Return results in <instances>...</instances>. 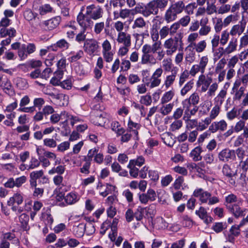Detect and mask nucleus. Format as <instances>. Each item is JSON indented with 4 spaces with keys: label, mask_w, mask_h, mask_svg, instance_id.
Wrapping results in <instances>:
<instances>
[{
    "label": "nucleus",
    "mask_w": 248,
    "mask_h": 248,
    "mask_svg": "<svg viewBox=\"0 0 248 248\" xmlns=\"http://www.w3.org/2000/svg\"><path fill=\"white\" fill-rule=\"evenodd\" d=\"M141 51V63L143 64H155L157 60L161 61L165 56V51L162 50L160 41L154 42L152 45H144Z\"/></svg>",
    "instance_id": "nucleus-1"
},
{
    "label": "nucleus",
    "mask_w": 248,
    "mask_h": 248,
    "mask_svg": "<svg viewBox=\"0 0 248 248\" xmlns=\"http://www.w3.org/2000/svg\"><path fill=\"white\" fill-rule=\"evenodd\" d=\"M193 196L197 198L202 203H207L213 205L219 202V199L216 196H212V194L202 188L195 189Z\"/></svg>",
    "instance_id": "nucleus-2"
},
{
    "label": "nucleus",
    "mask_w": 248,
    "mask_h": 248,
    "mask_svg": "<svg viewBox=\"0 0 248 248\" xmlns=\"http://www.w3.org/2000/svg\"><path fill=\"white\" fill-rule=\"evenodd\" d=\"M132 29L133 30V36L137 39L140 36L143 38L145 36L148 35L146 21L142 17H138L134 20Z\"/></svg>",
    "instance_id": "nucleus-3"
},
{
    "label": "nucleus",
    "mask_w": 248,
    "mask_h": 248,
    "mask_svg": "<svg viewBox=\"0 0 248 248\" xmlns=\"http://www.w3.org/2000/svg\"><path fill=\"white\" fill-rule=\"evenodd\" d=\"M209 59L207 55H203L199 59V63L194 64L191 67L189 73L192 77H195L199 72L204 73L209 63Z\"/></svg>",
    "instance_id": "nucleus-4"
},
{
    "label": "nucleus",
    "mask_w": 248,
    "mask_h": 248,
    "mask_svg": "<svg viewBox=\"0 0 248 248\" xmlns=\"http://www.w3.org/2000/svg\"><path fill=\"white\" fill-rule=\"evenodd\" d=\"M16 34V30L14 27L1 28L0 29V37L7 38L1 41L0 45H9L11 42L12 39L15 37Z\"/></svg>",
    "instance_id": "nucleus-5"
},
{
    "label": "nucleus",
    "mask_w": 248,
    "mask_h": 248,
    "mask_svg": "<svg viewBox=\"0 0 248 248\" xmlns=\"http://www.w3.org/2000/svg\"><path fill=\"white\" fill-rule=\"evenodd\" d=\"M162 74V69L158 68L155 71L150 78H148L147 77H144L142 79V81L145 83L147 87L151 88L156 87L158 86L161 82V80L159 78Z\"/></svg>",
    "instance_id": "nucleus-6"
},
{
    "label": "nucleus",
    "mask_w": 248,
    "mask_h": 248,
    "mask_svg": "<svg viewBox=\"0 0 248 248\" xmlns=\"http://www.w3.org/2000/svg\"><path fill=\"white\" fill-rule=\"evenodd\" d=\"M85 14L92 19L96 20L102 17L103 10L101 6L93 4L86 7Z\"/></svg>",
    "instance_id": "nucleus-7"
},
{
    "label": "nucleus",
    "mask_w": 248,
    "mask_h": 248,
    "mask_svg": "<svg viewBox=\"0 0 248 248\" xmlns=\"http://www.w3.org/2000/svg\"><path fill=\"white\" fill-rule=\"evenodd\" d=\"M102 53L103 58L106 62L110 63L113 59L115 52L112 50V46L110 42L105 40L102 43Z\"/></svg>",
    "instance_id": "nucleus-8"
},
{
    "label": "nucleus",
    "mask_w": 248,
    "mask_h": 248,
    "mask_svg": "<svg viewBox=\"0 0 248 248\" xmlns=\"http://www.w3.org/2000/svg\"><path fill=\"white\" fill-rule=\"evenodd\" d=\"M77 21L78 25L83 30H88L92 28L93 25L92 19L88 16L80 12L77 17Z\"/></svg>",
    "instance_id": "nucleus-9"
},
{
    "label": "nucleus",
    "mask_w": 248,
    "mask_h": 248,
    "mask_svg": "<svg viewBox=\"0 0 248 248\" xmlns=\"http://www.w3.org/2000/svg\"><path fill=\"white\" fill-rule=\"evenodd\" d=\"M212 82L211 78L206 76L204 73H201L196 82V86L201 87V92L203 93L207 91Z\"/></svg>",
    "instance_id": "nucleus-10"
},
{
    "label": "nucleus",
    "mask_w": 248,
    "mask_h": 248,
    "mask_svg": "<svg viewBox=\"0 0 248 248\" xmlns=\"http://www.w3.org/2000/svg\"><path fill=\"white\" fill-rule=\"evenodd\" d=\"M241 204V202L233 203L232 206H229L227 209L236 218L245 216L248 211L247 209L240 206Z\"/></svg>",
    "instance_id": "nucleus-11"
},
{
    "label": "nucleus",
    "mask_w": 248,
    "mask_h": 248,
    "mask_svg": "<svg viewBox=\"0 0 248 248\" xmlns=\"http://www.w3.org/2000/svg\"><path fill=\"white\" fill-rule=\"evenodd\" d=\"M98 48V43L95 40H87L84 42V50L90 56L93 55Z\"/></svg>",
    "instance_id": "nucleus-12"
},
{
    "label": "nucleus",
    "mask_w": 248,
    "mask_h": 248,
    "mask_svg": "<svg viewBox=\"0 0 248 248\" xmlns=\"http://www.w3.org/2000/svg\"><path fill=\"white\" fill-rule=\"evenodd\" d=\"M158 13V9L155 0L148 3L142 10V14L145 17H148L151 15H155Z\"/></svg>",
    "instance_id": "nucleus-13"
},
{
    "label": "nucleus",
    "mask_w": 248,
    "mask_h": 248,
    "mask_svg": "<svg viewBox=\"0 0 248 248\" xmlns=\"http://www.w3.org/2000/svg\"><path fill=\"white\" fill-rule=\"evenodd\" d=\"M61 17L56 16L47 20L44 21L42 23V27L46 30L51 31L56 28L60 24Z\"/></svg>",
    "instance_id": "nucleus-14"
},
{
    "label": "nucleus",
    "mask_w": 248,
    "mask_h": 248,
    "mask_svg": "<svg viewBox=\"0 0 248 248\" xmlns=\"http://www.w3.org/2000/svg\"><path fill=\"white\" fill-rule=\"evenodd\" d=\"M235 157V151L229 149H224L221 150L218 154V158L220 161L228 162Z\"/></svg>",
    "instance_id": "nucleus-15"
},
{
    "label": "nucleus",
    "mask_w": 248,
    "mask_h": 248,
    "mask_svg": "<svg viewBox=\"0 0 248 248\" xmlns=\"http://www.w3.org/2000/svg\"><path fill=\"white\" fill-rule=\"evenodd\" d=\"M115 187L111 185L107 184L106 185H103L99 182L96 189L98 190L99 194L103 197H106L109 194L114 191Z\"/></svg>",
    "instance_id": "nucleus-16"
},
{
    "label": "nucleus",
    "mask_w": 248,
    "mask_h": 248,
    "mask_svg": "<svg viewBox=\"0 0 248 248\" xmlns=\"http://www.w3.org/2000/svg\"><path fill=\"white\" fill-rule=\"evenodd\" d=\"M141 125L138 123L134 122L130 117L129 118L127 123V130L132 133L135 140H138V130L140 128Z\"/></svg>",
    "instance_id": "nucleus-17"
},
{
    "label": "nucleus",
    "mask_w": 248,
    "mask_h": 248,
    "mask_svg": "<svg viewBox=\"0 0 248 248\" xmlns=\"http://www.w3.org/2000/svg\"><path fill=\"white\" fill-rule=\"evenodd\" d=\"M246 25V22L243 23L239 22L238 24L233 25L229 31L230 35L232 36L236 35L240 36L244 32L245 30Z\"/></svg>",
    "instance_id": "nucleus-18"
},
{
    "label": "nucleus",
    "mask_w": 248,
    "mask_h": 248,
    "mask_svg": "<svg viewBox=\"0 0 248 248\" xmlns=\"http://www.w3.org/2000/svg\"><path fill=\"white\" fill-rule=\"evenodd\" d=\"M208 22V19L207 17L203 18L200 20L201 28L199 31V34L201 36H207L211 31V27L207 25Z\"/></svg>",
    "instance_id": "nucleus-19"
},
{
    "label": "nucleus",
    "mask_w": 248,
    "mask_h": 248,
    "mask_svg": "<svg viewBox=\"0 0 248 248\" xmlns=\"http://www.w3.org/2000/svg\"><path fill=\"white\" fill-rule=\"evenodd\" d=\"M0 87L6 94L9 96H12L15 94L14 89L9 79L7 78H4Z\"/></svg>",
    "instance_id": "nucleus-20"
},
{
    "label": "nucleus",
    "mask_w": 248,
    "mask_h": 248,
    "mask_svg": "<svg viewBox=\"0 0 248 248\" xmlns=\"http://www.w3.org/2000/svg\"><path fill=\"white\" fill-rule=\"evenodd\" d=\"M227 124L226 122L224 120H222L218 122L213 123L209 127V130L213 133L216 132L218 130L224 131L227 129Z\"/></svg>",
    "instance_id": "nucleus-21"
},
{
    "label": "nucleus",
    "mask_w": 248,
    "mask_h": 248,
    "mask_svg": "<svg viewBox=\"0 0 248 248\" xmlns=\"http://www.w3.org/2000/svg\"><path fill=\"white\" fill-rule=\"evenodd\" d=\"M116 40L118 43L123 44L124 46H131V36L125 32L118 33Z\"/></svg>",
    "instance_id": "nucleus-22"
},
{
    "label": "nucleus",
    "mask_w": 248,
    "mask_h": 248,
    "mask_svg": "<svg viewBox=\"0 0 248 248\" xmlns=\"http://www.w3.org/2000/svg\"><path fill=\"white\" fill-rule=\"evenodd\" d=\"M195 213L206 224L212 221L213 218L208 215L206 209L202 206H201L198 210H196Z\"/></svg>",
    "instance_id": "nucleus-23"
},
{
    "label": "nucleus",
    "mask_w": 248,
    "mask_h": 248,
    "mask_svg": "<svg viewBox=\"0 0 248 248\" xmlns=\"http://www.w3.org/2000/svg\"><path fill=\"white\" fill-rule=\"evenodd\" d=\"M238 47L237 38H232L228 42L227 46L224 48L226 54H232L237 50Z\"/></svg>",
    "instance_id": "nucleus-24"
},
{
    "label": "nucleus",
    "mask_w": 248,
    "mask_h": 248,
    "mask_svg": "<svg viewBox=\"0 0 248 248\" xmlns=\"http://www.w3.org/2000/svg\"><path fill=\"white\" fill-rule=\"evenodd\" d=\"M207 46V44L206 41L202 40L193 44V46L190 48H192L197 53H202L206 50Z\"/></svg>",
    "instance_id": "nucleus-25"
},
{
    "label": "nucleus",
    "mask_w": 248,
    "mask_h": 248,
    "mask_svg": "<svg viewBox=\"0 0 248 248\" xmlns=\"http://www.w3.org/2000/svg\"><path fill=\"white\" fill-rule=\"evenodd\" d=\"M227 94V89L223 88L221 89L214 99L215 104L221 106L226 97Z\"/></svg>",
    "instance_id": "nucleus-26"
},
{
    "label": "nucleus",
    "mask_w": 248,
    "mask_h": 248,
    "mask_svg": "<svg viewBox=\"0 0 248 248\" xmlns=\"http://www.w3.org/2000/svg\"><path fill=\"white\" fill-rule=\"evenodd\" d=\"M200 101V96L198 93L194 92L190 95L188 99H185L183 102V104L187 105L188 106H196Z\"/></svg>",
    "instance_id": "nucleus-27"
},
{
    "label": "nucleus",
    "mask_w": 248,
    "mask_h": 248,
    "mask_svg": "<svg viewBox=\"0 0 248 248\" xmlns=\"http://www.w3.org/2000/svg\"><path fill=\"white\" fill-rule=\"evenodd\" d=\"M23 202V195L19 192L15 193L12 197H11L7 203L8 205L17 204L19 205Z\"/></svg>",
    "instance_id": "nucleus-28"
},
{
    "label": "nucleus",
    "mask_w": 248,
    "mask_h": 248,
    "mask_svg": "<svg viewBox=\"0 0 248 248\" xmlns=\"http://www.w3.org/2000/svg\"><path fill=\"white\" fill-rule=\"evenodd\" d=\"M202 152V148L200 146H197L191 151L189 156L194 161H201L202 159V156L201 155Z\"/></svg>",
    "instance_id": "nucleus-29"
},
{
    "label": "nucleus",
    "mask_w": 248,
    "mask_h": 248,
    "mask_svg": "<svg viewBox=\"0 0 248 248\" xmlns=\"http://www.w3.org/2000/svg\"><path fill=\"white\" fill-rule=\"evenodd\" d=\"M184 108H185L184 119H190V118L194 115L198 111V108L196 106H194L191 108V106L183 104Z\"/></svg>",
    "instance_id": "nucleus-30"
},
{
    "label": "nucleus",
    "mask_w": 248,
    "mask_h": 248,
    "mask_svg": "<svg viewBox=\"0 0 248 248\" xmlns=\"http://www.w3.org/2000/svg\"><path fill=\"white\" fill-rule=\"evenodd\" d=\"M79 200V197L74 192L69 193L64 197V201L68 205L74 204L78 202Z\"/></svg>",
    "instance_id": "nucleus-31"
},
{
    "label": "nucleus",
    "mask_w": 248,
    "mask_h": 248,
    "mask_svg": "<svg viewBox=\"0 0 248 248\" xmlns=\"http://www.w3.org/2000/svg\"><path fill=\"white\" fill-rule=\"evenodd\" d=\"M84 55V52L82 50H79L77 52L71 51L67 58L70 62H74L80 59Z\"/></svg>",
    "instance_id": "nucleus-32"
},
{
    "label": "nucleus",
    "mask_w": 248,
    "mask_h": 248,
    "mask_svg": "<svg viewBox=\"0 0 248 248\" xmlns=\"http://www.w3.org/2000/svg\"><path fill=\"white\" fill-rule=\"evenodd\" d=\"M63 75V72L62 70H58L54 74L50 81L51 84L54 86H58L62 82L61 80L62 79Z\"/></svg>",
    "instance_id": "nucleus-33"
},
{
    "label": "nucleus",
    "mask_w": 248,
    "mask_h": 248,
    "mask_svg": "<svg viewBox=\"0 0 248 248\" xmlns=\"http://www.w3.org/2000/svg\"><path fill=\"white\" fill-rule=\"evenodd\" d=\"M42 217L46 226L51 227L53 222V219L50 214V210L47 209L45 212H43Z\"/></svg>",
    "instance_id": "nucleus-34"
},
{
    "label": "nucleus",
    "mask_w": 248,
    "mask_h": 248,
    "mask_svg": "<svg viewBox=\"0 0 248 248\" xmlns=\"http://www.w3.org/2000/svg\"><path fill=\"white\" fill-rule=\"evenodd\" d=\"M222 172L227 177H235L237 170L234 168H231L230 166L225 164L223 167Z\"/></svg>",
    "instance_id": "nucleus-35"
},
{
    "label": "nucleus",
    "mask_w": 248,
    "mask_h": 248,
    "mask_svg": "<svg viewBox=\"0 0 248 248\" xmlns=\"http://www.w3.org/2000/svg\"><path fill=\"white\" fill-rule=\"evenodd\" d=\"M65 170V166L62 165H60L58 166L53 167L51 170H49L48 173L49 175H53L57 173V175H62L64 173Z\"/></svg>",
    "instance_id": "nucleus-36"
},
{
    "label": "nucleus",
    "mask_w": 248,
    "mask_h": 248,
    "mask_svg": "<svg viewBox=\"0 0 248 248\" xmlns=\"http://www.w3.org/2000/svg\"><path fill=\"white\" fill-rule=\"evenodd\" d=\"M185 7V5L182 1H179L175 4L171 5V13L173 12L175 13L173 15V19H175V16L176 14L181 13Z\"/></svg>",
    "instance_id": "nucleus-37"
},
{
    "label": "nucleus",
    "mask_w": 248,
    "mask_h": 248,
    "mask_svg": "<svg viewBox=\"0 0 248 248\" xmlns=\"http://www.w3.org/2000/svg\"><path fill=\"white\" fill-rule=\"evenodd\" d=\"M43 207V203L40 201H36L34 202L32 206L33 211L31 212L30 217L31 220H33L37 213Z\"/></svg>",
    "instance_id": "nucleus-38"
},
{
    "label": "nucleus",
    "mask_w": 248,
    "mask_h": 248,
    "mask_svg": "<svg viewBox=\"0 0 248 248\" xmlns=\"http://www.w3.org/2000/svg\"><path fill=\"white\" fill-rule=\"evenodd\" d=\"M182 36L180 34H177L176 36L172 41L173 47H171V52L175 51L177 48L181 47L182 46Z\"/></svg>",
    "instance_id": "nucleus-39"
},
{
    "label": "nucleus",
    "mask_w": 248,
    "mask_h": 248,
    "mask_svg": "<svg viewBox=\"0 0 248 248\" xmlns=\"http://www.w3.org/2000/svg\"><path fill=\"white\" fill-rule=\"evenodd\" d=\"M237 201V196L233 194H230L225 197L224 204L228 209L230 206H232L233 203H235Z\"/></svg>",
    "instance_id": "nucleus-40"
},
{
    "label": "nucleus",
    "mask_w": 248,
    "mask_h": 248,
    "mask_svg": "<svg viewBox=\"0 0 248 248\" xmlns=\"http://www.w3.org/2000/svg\"><path fill=\"white\" fill-rule=\"evenodd\" d=\"M230 33L227 30L223 31L220 36V44L224 46L227 44L229 40Z\"/></svg>",
    "instance_id": "nucleus-41"
},
{
    "label": "nucleus",
    "mask_w": 248,
    "mask_h": 248,
    "mask_svg": "<svg viewBox=\"0 0 248 248\" xmlns=\"http://www.w3.org/2000/svg\"><path fill=\"white\" fill-rule=\"evenodd\" d=\"M245 88L244 87H241L238 90L232 91L234 93V96L233 99L234 101H239L242 97L245 94Z\"/></svg>",
    "instance_id": "nucleus-42"
},
{
    "label": "nucleus",
    "mask_w": 248,
    "mask_h": 248,
    "mask_svg": "<svg viewBox=\"0 0 248 248\" xmlns=\"http://www.w3.org/2000/svg\"><path fill=\"white\" fill-rule=\"evenodd\" d=\"M85 231V226L83 224H79L78 226L73 227V232L77 237H81L83 235Z\"/></svg>",
    "instance_id": "nucleus-43"
},
{
    "label": "nucleus",
    "mask_w": 248,
    "mask_h": 248,
    "mask_svg": "<svg viewBox=\"0 0 248 248\" xmlns=\"http://www.w3.org/2000/svg\"><path fill=\"white\" fill-rule=\"evenodd\" d=\"M1 240H5V241H12L15 244L19 243L18 239L16 237L15 234L11 232L4 233Z\"/></svg>",
    "instance_id": "nucleus-44"
},
{
    "label": "nucleus",
    "mask_w": 248,
    "mask_h": 248,
    "mask_svg": "<svg viewBox=\"0 0 248 248\" xmlns=\"http://www.w3.org/2000/svg\"><path fill=\"white\" fill-rule=\"evenodd\" d=\"M91 121L95 125L103 126L106 123L107 119L101 114L99 116H97L94 118H92Z\"/></svg>",
    "instance_id": "nucleus-45"
},
{
    "label": "nucleus",
    "mask_w": 248,
    "mask_h": 248,
    "mask_svg": "<svg viewBox=\"0 0 248 248\" xmlns=\"http://www.w3.org/2000/svg\"><path fill=\"white\" fill-rule=\"evenodd\" d=\"M19 221L21 224L22 227L26 230L27 229L28 222L29 220V216L25 213H23L19 216Z\"/></svg>",
    "instance_id": "nucleus-46"
},
{
    "label": "nucleus",
    "mask_w": 248,
    "mask_h": 248,
    "mask_svg": "<svg viewBox=\"0 0 248 248\" xmlns=\"http://www.w3.org/2000/svg\"><path fill=\"white\" fill-rule=\"evenodd\" d=\"M127 168L129 169V174L133 178H137L139 174V169L131 163H129Z\"/></svg>",
    "instance_id": "nucleus-47"
},
{
    "label": "nucleus",
    "mask_w": 248,
    "mask_h": 248,
    "mask_svg": "<svg viewBox=\"0 0 248 248\" xmlns=\"http://www.w3.org/2000/svg\"><path fill=\"white\" fill-rule=\"evenodd\" d=\"M40 165L39 158L37 159L34 157H31L28 164V170H33L38 168Z\"/></svg>",
    "instance_id": "nucleus-48"
},
{
    "label": "nucleus",
    "mask_w": 248,
    "mask_h": 248,
    "mask_svg": "<svg viewBox=\"0 0 248 248\" xmlns=\"http://www.w3.org/2000/svg\"><path fill=\"white\" fill-rule=\"evenodd\" d=\"M226 54L225 49L223 47H219L217 48L213 54L214 61L215 62L220 59L224 55Z\"/></svg>",
    "instance_id": "nucleus-49"
},
{
    "label": "nucleus",
    "mask_w": 248,
    "mask_h": 248,
    "mask_svg": "<svg viewBox=\"0 0 248 248\" xmlns=\"http://www.w3.org/2000/svg\"><path fill=\"white\" fill-rule=\"evenodd\" d=\"M248 46V33L246 32L239 39V48H246Z\"/></svg>",
    "instance_id": "nucleus-50"
},
{
    "label": "nucleus",
    "mask_w": 248,
    "mask_h": 248,
    "mask_svg": "<svg viewBox=\"0 0 248 248\" xmlns=\"http://www.w3.org/2000/svg\"><path fill=\"white\" fill-rule=\"evenodd\" d=\"M186 122V131H190L198 126V121L196 119H185Z\"/></svg>",
    "instance_id": "nucleus-51"
},
{
    "label": "nucleus",
    "mask_w": 248,
    "mask_h": 248,
    "mask_svg": "<svg viewBox=\"0 0 248 248\" xmlns=\"http://www.w3.org/2000/svg\"><path fill=\"white\" fill-rule=\"evenodd\" d=\"M218 88V83L214 82L212 84H210L207 92V94L209 97H212L215 95L216 91Z\"/></svg>",
    "instance_id": "nucleus-52"
},
{
    "label": "nucleus",
    "mask_w": 248,
    "mask_h": 248,
    "mask_svg": "<svg viewBox=\"0 0 248 248\" xmlns=\"http://www.w3.org/2000/svg\"><path fill=\"white\" fill-rule=\"evenodd\" d=\"M239 57L237 55H234L231 57L228 61L227 67L228 68L234 69L236 64L239 62Z\"/></svg>",
    "instance_id": "nucleus-53"
},
{
    "label": "nucleus",
    "mask_w": 248,
    "mask_h": 248,
    "mask_svg": "<svg viewBox=\"0 0 248 248\" xmlns=\"http://www.w3.org/2000/svg\"><path fill=\"white\" fill-rule=\"evenodd\" d=\"M199 33L194 32L190 33L187 37V41L189 43L187 47H190L193 46V44L196 43V40L199 37Z\"/></svg>",
    "instance_id": "nucleus-54"
},
{
    "label": "nucleus",
    "mask_w": 248,
    "mask_h": 248,
    "mask_svg": "<svg viewBox=\"0 0 248 248\" xmlns=\"http://www.w3.org/2000/svg\"><path fill=\"white\" fill-rule=\"evenodd\" d=\"M194 82L193 80H190L188 82L181 91V94L182 95L184 96L188 92H189L193 87Z\"/></svg>",
    "instance_id": "nucleus-55"
},
{
    "label": "nucleus",
    "mask_w": 248,
    "mask_h": 248,
    "mask_svg": "<svg viewBox=\"0 0 248 248\" xmlns=\"http://www.w3.org/2000/svg\"><path fill=\"white\" fill-rule=\"evenodd\" d=\"M206 13L208 15H211L214 13H217V7L214 3H210L209 2H207V6L205 8Z\"/></svg>",
    "instance_id": "nucleus-56"
},
{
    "label": "nucleus",
    "mask_w": 248,
    "mask_h": 248,
    "mask_svg": "<svg viewBox=\"0 0 248 248\" xmlns=\"http://www.w3.org/2000/svg\"><path fill=\"white\" fill-rule=\"evenodd\" d=\"M70 143L68 141H63L57 146V151L64 152L68 150L70 148Z\"/></svg>",
    "instance_id": "nucleus-57"
},
{
    "label": "nucleus",
    "mask_w": 248,
    "mask_h": 248,
    "mask_svg": "<svg viewBox=\"0 0 248 248\" xmlns=\"http://www.w3.org/2000/svg\"><path fill=\"white\" fill-rule=\"evenodd\" d=\"M57 46L60 49L64 51L69 47L70 45L65 39H62L57 42Z\"/></svg>",
    "instance_id": "nucleus-58"
},
{
    "label": "nucleus",
    "mask_w": 248,
    "mask_h": 248,
    "mask_svg": "<svg viewBox=\"0 0 248 248\" xmlns=\"http://www.w3.org/2000/svg\"><path fill=\"white\" fill-rule=\"evenodd\" d=\"M239 115V112L235 108H233L231 110L228 111L226 114L227 119L230 121H232L237 118Z\"/></svg>",
    "instance_id": "nucleus-59"
},
{
    "label": "nucleus",
    "mask_w": 248,
    "mask_h": 248,
    "mask_svg": "<svg viewBox=\"0 0 248 248\" xmlns=\"http://www.w3.org/2000/svg\"><path fill=\"white\" fill-rule=\"evenodd\" d=\"M226 64V60L225 58L221 59L217 63L215 68V72L225 71L224 68Z\"/></svg>",
    "instance_id": "nucleus-60"
},
{
    "label": "nucleus",
    "mask_w": 248,
    "mask_h": 248,
    "mask_svg": "<svg viewBox=\"0 0 248 248\" xmlns=\"http://www.w3.org/2000/svg\"><path fill=\"white\" fill-rule=\"evenodd\" d=\"M33 107L34 108H38V109L40 110L42 106L45 104V101L44 98L41 97L35 98L33 101Z\"/></svg>",
    "instance_id": "nucleus-61"
},
{
    "label": "nucleus",
    "mask_w": 248,
    "mask_h": 248,
    "mask_svg": "<svg viewBox=\"0 0 248 248\" xmlns=\"http://www.w3.org/2000/svg\"><path fill=\"white\" fill-rule=\"evenodd\" d=\"M145 208L142 207L141 206H138L137 208L136 211L134 213V217L138 221L141 220L143 216V213Z\"/></svg>",
    "instance_id": "nucleus-62"
},
{
    "label": "nucleus",
    "mask_w": 248,
    "mask_h": 248,
    "mask_svg": "<svg viewBox=\"0 0 248 248\" xmlns=\"http://www.w3.org/2000/svg\"><path fill=\"white\" fill-rule=\"evenodd\" d=\"M145 159L142 156H140L136 159H131L129 162V163H131L133 165L139 167H140L143 165Z\"/></svg>",
    "instance_id": "nucleus-63"
},
{
    "label": "nucleus",
    "mask_w": 248,
    "mask_h": 248,
    "mask_svg": "<svg viewBox=\"0 0 248 248\" xmlns=\"http://www.w3.org/2000/svg\"><path fill=\"white\" fill-rule=\"evenodd\" d=\"M44 174V171L43 170H35L31 172L30 173V178L36 180L40 179L42 177Z\"/></svg>",
    "instance_id": "nucleus-64"
}]
</instances>
